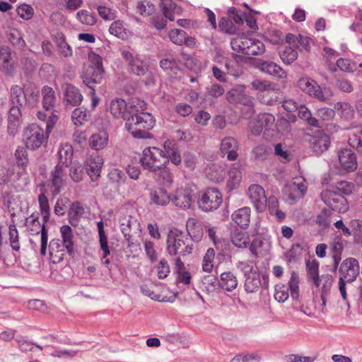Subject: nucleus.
<instances>
[{
    "label": "nucleus",
    "mask_w": 362,
    "mask_h": 362,
    "mask_svg": "<svg viewBox=\"0 0 362 362\" xmlns=\"http://www.w3.org/2000/svg\"><path fill=\"white\" fill-rule=\"evenodd\" d=\"M247 194L255 209L262 212L267 207V199L264 189L259 185L252 184L249 186Z\"/></svg>",
    "instance_id": "ddd939ff"
},
{
    "label": "nucleus",
    "mask_w": 362,
    "mask_h": 362,
    "mask_svg": "<svg viewBox=\"0 0 362 362\" xmlns=\"http://www.w3.org/2000/svg\"><path fill=\"white\" fill-rule=\"evenodd\" d=\"M18 166L26 167L29 163L27 150L23 146H18L14 153Z\"/></svg>",
    "instance_id": "bf43d9fd"
},
{
    "label": "nucleus",
    "mask_w": 362,
    "mask_h": 362,
    "mask_svg": "<svg viewBox=\"0 0 362 362\" xmlns=\"http://www.w3.org/2000/svg\"><path fill=\"white\" fill-rule=\"evenodd\" d=\"M153 173L154 179L160 185L168 186L173 182V175L167 168V165H163V168L158 170L157 173Z\"/></svg>",
    "instance_id": "a18cd8bd"
},
{
    "label": "nucleus",
    "mask_w": 362,
    "mask_h": 362,
    "mask_svg": "<svg viewBox=\"0 0 362 362\" xmlns=\"http://www.w3.org/2000/svg\"><path fill=\"white\" fill-rule=\"evenodd\" d=\"M140 163L144 170L150 173H157L163 165L168 164V158L163 150L156 146H149L143 150Z\"/></svg>",
    "instance_id": "20e7f679"
},
{
    "label": "nucleus",
    "mask_w": 362,
    "mask_h": 362,
    "mask_svg": "<svg viewBox=\"0 0 362 362\" xmlns=\"http://www.w3.org/2000/svg\"><path fill=\"white\" fill-rule=\"evenodd\" d=\"M293 47L292 45L286 46L279 52L280 57L284 64H291L297 59L298 53Z\"/></svg>",
    "instance_id": "5fc2aeb1"
},
{
    "label": "nucleus",
    "mask_w": 362,
    "mask_h": 362,
    "mask_svg": "<svg viewBox=\"0 0 362 362\" xmlns=\"http://www.w3.org/2000/svg\"><path fill=\"white\" fill-rule=\"evenodd\" d=\"M252 40L253 38L243 34L232 39L230 42L231 47L234 51L247 55Z\"/></svg>",
    "instance_id": "72a5a7b5"
},
{
    "label": "nucleus",
    "mask_w": 362,
    "mask_h": 362,
    "mask_svg": "<svg viewBox=\"0 0 362 362\" xmlns=\"http://www.w3.org/2000/svg\"><path fill=\"white\" fill-rule=\"evenodd\" d=\"M163 151L168 158V163L170 160L175 165H179L181 163V155L175 141L170 139L166 140L163 143Z\"/></svg>",
    "instance_id": "c756f323"
},
{
    "label": "nucleus",
    "mask_w": 362,
    "mask_h": 362,
    "mask_svg": "<svg viewBox=\"0 0 362 362\" xmlns=\"http://www.w3.org/2000/svg\"><path fill=\"white\" fill-rule=\"evenodd\" d=\"M267 206H268L270 214L274 216L278 221L281 222L285 219L286 214L279 209V201L276 197H269Z\"/></svg>",
    "instance_id": "49530a36"
},
{
    "label": "nucleus",
    "mask_w": 362,
    "mask_h": 362,
    "mask_svg": "<svg viewBox=\"0 0 362 362\" xmlns=\"http://www.w3.org/2000/svg\"><path fill=\"white\" fill-rule=\"evenodd\" d=\"M49 135L36 124L26 127L23 132V141L28 149L35 151L45 145Z\"/></svg>",
    "instance_id": "0eeeda50"
},
{
    "label": "nucleus",
    "mask_w": 362,
    "mask_h": 362,
    "mask_svg": "<svg viewBox=\"0 0 362 362\" xmlns=\"http://www.w3.org/2000/svg\"><path fill=\"white\" fill-rule=\"evenodd\" d=\"M239 144L238 141L232 136L224 137L221 142L220 150L221 153L226 155L229 160L237 159Z\"/></svg>",
    "instance_id": "aec40b11"
},
{
    "label": "nucleus",
    "mask_w": 362,
    "mask_h": 362,
    "mask_svg": "<svg viewBox=\"0 0 362 362\" xmlns=\"http://www.w3.org/2000/svg\"><path fill=\"white\" fill-rule=\"evenodd\" d=\"M286 42L299 50H308L312 44V40L310 37L301 35L296 36L292 33L286 35Z\"/></svg>",
    "instance_id": "473e14b6"
},
{
    "label": "nucleus",
    "mask_w": 362,
    "mask_h": 362,
    "mask_svg": "<svg viewBox=\"0 0 362 362\" xmlns=\"http://www.w3.org/2000/svg\"><path fill=\"white\" fill-rule=\"evenodd\" d=\"M335 111L346 119H351L354 113L353 107L346 102H338L334 107Z\"/></svg>",
    "instance_id": "3c124183"
},
{
    "label": "nucleus",
    "mask_w": 362,
    "mask_h": 362,
    "mask_svg": "<svg viewBox=\"0 0 362 362\" xmlns=\"http://www.w3.org/2000/svg\"><path fill=\"white\" fill-rule=\"evenodd\" d=\"M123 59L128 63L129 71L138 76H144L143 82L146 86L155 83L154 74L148 70V64L137 55L134 56L129 51L122 52Z\"/></svg>",
    "instance_id": "39448f33"
},
{
    "label": "nucleus",
    "mask_w": 362,
    "mask_h": 362,
    "mask_svg": "<svg viewBox=\"0 0 362 362\" xmlns=\"http://www.w3.org/2000/svg\"><path fill=\"white\" fill-rule=\"evenodd\" d=\"M340 279L346 282L354 281L359 274V264L356 259L349 257L344 259L339 268Z\"/></svg>",
    "instance_id": "4468645a"
},
{
    "label": "nucleus",
    "mask_w": 362,
    "mask_h": 362,
    "mask_svg": "<svg viewBox=\"0 0 362 362\" xmlns=\"http://www.w3.org/2000/svg\"><path fill=\"white\" fill-rule=\"evenodd\" d=\"M255 119L257 122H262L266 127V130L270 129L275 122L274 116L269 113L259 114Z\"/></svg>",
    "instance_id": "338daca9"
},
{
    "label": "nucleus",
    "mask_w": 362,
    "mask_h": 362,
    "mask_svg": "<svg viewBox=\"0 0 362 362\" xmlns=\"http://www.w3.org/2000/svg\"><path fill=\"white\" fill-rule=\"evenodd\" d=\"M10 100L13 106H21L27 100V93L18 85H13L10 88Z\"/></svg>",
    "instance_id": "4c0bfd02"
},
{
    "label": "nucleus",
    "mask_w": 362,
    "mask_h": 362,
    "mask_svg": "<svg viewBox=\"0 0 362 362\" xmlns=\"http://www.w3.org/2000/svg\"><path fill=\"white\" fill-rule=\"evenodd\" d=\"M330 141L329 136L322 132L313 136L310 139V147L317 155L327 151L329 146Z\"/></svg>",
    "instance_id": "b1692460"
},
{
    "label": "nucleus",
    "mask_w": 362,
    "mask_h": 362,
    "mask_svg": "<svg viewBox=\"0 0 362 362\" xmlns=\"http://www.w3.org/2000/svg\"><path fill=\"white\" fill-rule=\"evenodd\" d=\"M236 267L244 273L245 289L247 293H255L260 288L268 287L269 275L265 273L260 275L258 268L252 262H238Z\"/></svg>",
    "instance_id": "f03ea898"
},
{
    "label": "nucleus",
    "mask_w": 362,
    "mask_h": 362,
    "mask_svg": "<svg viewBox=\"0 0 362 362\" xmlns=\"http://www.w3.org/2000/svg\"><path fill=\"white\" fill-rule=\"evenodd\" d=\"M64 93V98L65 102L71 105L77 106L81 104L83 100V96L78 88L71 83H64L62 86Z\"/></svg>",
    "instance_id": "4be33fe9"
},
{
    "label": "nucleus",
    "mask_w": 362,
    "mask_h": 362,
    "mask_svg": "<svg viewBox=\"0 0 362 362\" xmlns=\"http://www.w3.org/2000/svg\"><path fill=\"white\" fill-rule=\"evenodd\" d=\"M215 257V250L213 248H209L205 253L202 261V269L204 272L210 273L214 268V260Z\"/></svg>",
    "instance_id": "4d7b16f0"
},
{
    "label": "nucleus",
    "mask_w": 362,
    "mask_h": 362,
    "mask_svg": "<svg viewBox=\"0 0 362 362\" xmlns=\"http://www.w3.org/2000/svg\"><path fill=\"white\" fill-rule=\"evenodd\" d=\"M298 86L305 94L321 102L328 101L334 95L330 88L321 87L315 80L309 77L300 78L298 81Z\"/></svg>",
    "instance_id": "423d86ee"
},
{
    "label": "nucleus",
    "mask_w": 362,
    "mask_h": 362,
    "mask_svg": "<svg viewBox=\"0 0 362 362\" xmlns=\"http://www.w3.org/2000/svg\"><path fill=\"white\" fill-rule=\"evenodd\" d=\"M90 118V114L87 110L76 108L72 112L71 119L76 126L84 125Z\"/></svg>",
    "instance_id": "09e8293b"
},
{
    "label": "nucleus",
    "mask_w": 362,
    "mask_h": 362,
    "mask_svg": "<svg viewBox=\"0 0 362 362\" xmlns=\"http://www.w3.org/2000/svg\"><path fill=\"white\" fill-rule=\"evenodd\" d=\"M16 69V64L11 57L8 47L0 48V70L7 75H12Z\"/></svg>",
    "instance_id": "5701e85b"
},
{
    "label": "nucleus",
    "mask_w": 362,
    "mask_h": 362,
    "mask_svg": "<svg viewBox=\"0 0 362 362\" xmlns=\"http://www.w3.org/2000/svg\"><path fill=\"white\" fill-rule=\"evenodd\" d=\"M251 209L244 206L235 211L232 215V220L242 228H247L250 222Z\"/></svg>",
    "instance_id": "7c9ffc66"
},
{
    "label": "nucleus",
    "mask_w": 362,
    "mask_h": 362,
    "mask_svg": "<svg viewBox=\"0 0 362 362\" xmlns=\"http://www.w3.org/2000/svg\"><path fill=\"white\" fill-rule=\"evenodd\" d=\"M104 74L102 57L93 52L88 54V62L84 64L81 78L83 83L91 88L93 84H99L102 82Z\"/></svg>",
    "instance_id": "7ed1b4c3"
},
{
    "label": "nucleus",
    "mask_w": 362,
    "mask_h": 362,
    "mask_svg": "<svg viewBox=\"0 0 362 362\" xmlns=\"http://www.w3.org/2000/svg\"><path fill=\"white\" fill-rule=\"evenodd\" d=\"M90 147L95 151L104 149L108 144L109 135L105 130H99L93 134L88 140Z\"/></svg>",
    "instance_id": "c85d7f7f"
},
{
    "label": "nucleus",
    "mask_w": 362,
    "mask_h": 362,
    "mask_svg": "<svg viewBox=\"0 0 362 362\" xmlns=\"http://www.w3.org/2000/svg\"><path fill=\"white\" fill-rule=\"evenodd\" d=\"M222 202V194L218 189L208 188L202 193L199 204L203 211H211L218 209Z\"/></svg>",
    "instance_id": "9d476101"
},
{
    "label": "nucleus",
    "mask_w": 362,
    "mask_h": 362,
    "mask_svg": "<svg viewBox=\"0 0 362 362\" xmlns=\"http://www.w3.org/2000/svg\"><path fill=\"white\" fill-rule=\"evenodd\" d=\"M298 110V116L300 119L306 120L312 126L316 127L318 125L317 119L312 117L310 111L305 105L300 106Z\"/></svg>",
    "instance_id": "e2e57ef3"
},
{
    "label": "nucleus",
    "mask_w": 362,
    "mask_h": 362,
    "mask_svg": "<svg viewBox=\"0 0 362 362\" xmlns=\"http://www.w3.org/2000/svg\"><path fill=\"white\" fill-rule=\"evenodd\" d=\"M149 199L157 206H166L170 202L171 194L163 187H157L150 190Z\"/></svg>",
    "instance_id": "412c9836"
},
{
    "label": "nucleus",
    "mask_w": 362,
    "mask_h": 362,
    "mask_svg": "<svg viewBox=\"0 0 362 362\" xmlns=\"http://www.w3.org/2000/svg\"><path fill=\"white\" fill-rule=\"evenodd\" d=\"M98 229L99 235V243L100 250L103 252L101 260L105 259L110 254V251L107 243V237L105 235L103 222L98 223Z\"/></svg>",
    "instance_id": "de8ad7c7"
},
{
    "label": "nucleus",
    "mask_w": 362,
    "mask_h": 362,
    "mask_svg": "<svg viewBox=\"0 0 362 362\" xmlns=\"http://www.w3.org/2000/svg\"><path fill=\"white\" fill-rule=\"evenodd\" d=\"M206 177L213 182H219L226 176V165L223 163H211L205 170Z\"/></svg>",
    "instance_id": "cd10ccee"
},
{
    "label": "nucleus",
    "mask_w": 362,
    "mask_h": 362,
    "mask_svg": "<svg viewBox=\"0 0 362 362\" xmlns=\"http://www.w3.org/2000/svg\"><path fill=\"white\" fill-rule=\"evenodd\" d=\"M162 11L164 16L173 21L175 16H180L182 13V8L177 6L171 0H165L162 3Z\"/></svg>",
    "instance_id": "a19ab883"
},
{
    "label": "nucleus",
    "mask_w": 362,
    "mask_h": 362,
    "mask_svg": "<svg viewBox=\"0 0 362 362\" xmlns=\"http://www.w3.org/2000/svg\"><path fill=\"white\" fill-rule=\"evenodd\" d=\"M186 33H187L182 30L175 28L169 32L168 36L173 43L181 45L185 41Z\"/></svg>",
    "instance_id": "052dcab7"
},
{
    "label": "nucleus",
    "mask_w": 362,
    "mask_h": 362,
    "mask_svg": "<svg viewBox=\"0 0 362 362\" xmlns=\"http://www.w3.org/2000/svg\"><path fill=\"white\" fill-rule=\"evenodd\" d=\"M60 234L63 247L67 252L72 255L75 252V241L72 228L68 225H64L60 228Z\"/></svg>",
    "instance_id": "a878e982"
},
{
    "label": "nucleus",
    "mask_w": 362,
    "mask_h": 362,
    "mask_svg": "<svg viewBox=\"0 0 362 362\" xmlns=\"http://www.w3.org/2000/svg\"><path fill=\"white\" fill-rule=\"evenodd\" d=\"M55 42L59 52L64 57H69L72 55V49L66 42L65 37L63 34H58L57 36H56Z\"/></svg>",
    "instance_id": "603ef678"
},
{
    "label": "nucleus",
    "mask_w": 362,
    "mask_h": 362,
    "mask_svg": "<svg viewBox=\"0 0 362 362\" xmlns=\"http://www.w3.org/2000/svg\"><path fill=\"white\" fill-rule=\"evenodd\" d=\"M319 262L316 259L306 262V270L308 279L314 284L320 277L319 276Z\"/></svg>",
    "instance_id": "864d4df0"
},
{
    "label": "nucleus",
    "mask_w": 362,
    "mask_h": 362,
    "mask_svg": "<svg viewBox=\"0 0 362 362\" xmlns=\"http://www.w3.org/2000/svg\"><path fill=\"white\" fill-rule=\"evenodd\" d=\"M185 235L177 229L170 230L167 238V250L170 255H185L192 252V247L186 244Z\"/></svg>",
    "instance_id": "6e6552de"
},
{
    "label": "nucleus",
    "mask_w": 362,
    "mask_h": 362,
    "mask_svg": "<svg viewBox=\"0 0 362 362\" xmlns=\"http://www.w3.org/2000/svg\"><path fill=\"white\" fill-rule=\"evenodd\" d=\"M258 67L262 71L275 76L279 78H286L287 76L286 71L274 62H259Z\"/></svg>",
    "instance_id": "e433bc0d"
},
{
    "label": "nucleus",
    "mask_w": 362,
    "mask_h": 362,
    "mask_svg": "<svg viewBox=\"0 0 362 362\" xmlns=\"http://www.w3.org/2000/svg\"><path fill=\"white\" fill-rule=\"evenodd\" d=\"M84 210L78 202H76L71 204L69 211V221L72 225H75L74 222L78 221V218L83 214Z\"/></svg>",
    "instance_id": "13d9d810"
},
{
    "label": "nucleus",
    "mask_w": 362,
    "mask_h": 362,
    "mask_svg": "<svg viewBox=\"0 0 362 362\" xmlns=\"http://www.w3.org/2000/svg\"><path fill=\"white\" fill-rule=\"evenodd\" d=\"M332 282H333L332 276L329 274H325V275H322L317 279V281H315L314 283V285L317 288H321V300H322V310L325 307L327 297L329 291L331 288Z\"/></svg>",
    "instance_id": "2f4dec72"
},
{
    "label": "nucleus",
    "mask_w": 362,
    "mask_h": 362,
    "mask_svg": "<svg viewBox=\"0 0 362 362\" xmlns=\"http://www.w3.org/2000/svg\"><path fill=\"white\" fill-rule=\"evenodd\" d=\"M157 276L160 279L166 278L170 272V266L165 259H162L156 267Z\"/></svg>",
    "instance_id": "774afa93"
},
{
    "label": "nucleus",
    "mask_w": 362,
    "mask_h": 362,
    "mask_svg": "<svg viewBox=\"0 0 362 362\" xmlns=\"http://www.w3.org/2000/svg\"><path fill=\"white\" fill-rule=\"evenodd\" d=\"M42 105L45 110H52L57 103L55 91L52 87L45 86L41 90Z\"/></svg>",
    "instance_id": "f704fd0d"
},
{
    "label": "nucleus",
    "mask_w": 362,
    "mask_h": 362,
    "mask_svg": "<svg viewBox=\"0 0 362 362\" xmlns=\"http://www.w3.org/2000/svg\"><path fill=\"white\" fill-rule=\"evenodd\" d=\"M298 284H299L298 275L296 272H293L291 273V276L290 281L288 282V285H289V289L291 291V297L293 299H296L299 296Z\"/></svg>",
    "instance_id": "0e129e2a"
},
{
    "label": "nucleus",
    "mask_w": 362,
    "mask_h": 362,
    "mask_svg": "<svg viewBox=\"0 0 362 362\" xmlns=\"http://www.w3.org/2000/svg\"><path fill=\"white\" fill-rule=\"evenodd\" d=\"M7 132L11 136H15L22 124V114L21 109L17 106H12L8 112L7 119Z\"/></svg>",
    "instance_id": "6ab92c4d"
},
{
    "label": "nucleus",
    "mask_w": 362,
    "mask_h": 362,
    "mask_svg": "<svg viewBox=\"0 0 362 362\" xmlns=\"http://www.w3.org/2000/svg\"><path fill=\"white\" fill-rule=\"evenodd\" d=\"M76 18L83 25H93L96 23V16L93 13L82 9L77 12Z\"/></svg>",
    "instance_id": "6e6d98bb"
},
{
    "label": "nucleus",
    "mask_w": 362,
    "mask_h": 362,
    "mask_svg": "<svg viewBox=\"0 0 362 362\" xmlns=\"http://www.w3.org/2000/svg\"><path fill=\"white\" fill-rule=\"evenodd\" d=\"M193 202L192 191L187 187H177L171 193L170 202L177 209H190Z\"/></svg>",
    "instance_id": "f8f14e48"
},
{
    "label": "nucleus",
    "mask_w": 362,
    "mask_h": 362,
    "mask_svg": "<svg viewBox=\"0 0 362 362\" xmlns=\"http://www.w3.org/2000/svg\"><path fill=\"white\" fill-rule=\"evenodd\" d=\"M45 223L41 224L38 217L32 214L26 219V227L32 235L41 234V248L40 252L42 255L46 254L47 244L48 240V232L45 226Z\"/></svg>",
    "instance_id": "9b49d317"
},
{
    "label": "nucleus",
    "mask_w": 362,
    "mask_h": 362,
    "mask_svg": "<svg viewBox=\"0 0 362 362\" xmlns=\"http://www.w3.org/2000/svg\"><path fill=\"white\" fill-rule=\"evenodd\" d=\"M186 228L188 234L195 242H199L203 237L204 230L202 225L194 218H189L187 221Z\"/></svg>",
    "instance_id": "c9c22d12"
},
{
    "label": "nucleus",
    "mask_w": 362,
    "mask_h": 362,
    "mask_svg": "<svg viewBox=\"0 0 362 362\" xmlns=\"http://www.w3.org/2000/svg\"><path fill=\"white\" fill-rule=\"evenodd\" d=\"M37 199L40 211L42 216L43 221L44 223H47L49 220L50 216V207L48 198L46 197L44 192H42L38 195Z\"/></svg>",
    "instance_id": "8fccbe9b"
},
{
    "label": "nucleus",
    "mask_w": 362,
    "mask_h": 362,
    "mask_svg": "<svg viewBox=\"0 0 362 362\" xmlns=\"http://www.w3.org/2000/svg\"><path fill=\"white\" fill-rule=\"evenodd\" d=\"M307 189V183L303 177H295L293 182L286 188L285 194L288 199L296 202L305 196Z\"/></svg>",
    "instance_id": "2eb2a0df"
},
{
    "label": "nucleus",
    "mask_w": 362,
    "mask_h": 362,
    "mask_svg": "<svg viewBox=\"0 0 362 362\" xmlns=\"http://www.w3.org/2000/svg\"><path fill=\"white\" fill-rule=\"evenodd\" d=\"M65 175L66 172L63 166L61 165H57L51 175V182L52 187V193L54 196L58 194L60 192L62 187L64 185V177Z\"/></svg>",
    "instance_id": "bb28decb"
},
{
    "label": "nucleus",
    "mask_w": 362,
    "mask_h": 362,
    "mask_svg": "<svg viewBox=\"0 0 362 362\" xmlns=\"http://www.w3.org/2000/svg\"><path fill=\"white\" fill-rule=\"evenodd\" d=\"M339 162L342 170L354 172L356 170L358 162L356 155L351 149L344 148L338 153Z\"/></svg>",
    "instance_id": "a211bd4d"
},
{
    "label": "nucleus",
    "mask_w": 362,
    "mask_h": 362,
    "mask_svg": "<svg viewBox=\"0 0 362 362\" xmlns=\"http://www.w3.org/2000/svg\"><path fill=\"white\" fill-rule=\"evenodd\" d=\"M73 147L69 144H61L59 150H58V156H59V164L61 165H64L65 167H68L72 162L73 159Z\"/></svg>",
    "instance_id": "ea45409f"
},
{
    "label": "nucleus",
    "mask_w": 362,
    "mask_h": 362,
    "mask_svg": "<svg viewBox=\"0 0 362 362\" xmlns=\"http://www.w3.org/2000/svg\"><path fill=\"white\" fill-rule=\"evenodd\" d=\"M288 288L284 284H277L275 286L274 297L279 303H284L288 298Z\"/></svg>",
    "instance_id": "680f3d73"
},
{
    "label": "nucleus",
    "mask_w": 362,
    "mask_h": 362,
    "mask_svg": "<svg viewBox=\"0 0 362 362\" xmlns=\"http://www.w3.org/2000/svg\"><path fill=\"white\" fill-rule=\"evenodd\" d=\"M121 231L125 237L130 236L133 228L139 226V223L136 218L129 215H123L120 219Z\"/></svg>",
    "instance_id": "c03bdc74"
},
{
    "label": "nucleus",
    "mask_w": 362,
    "mask_h": 362,
    "mask_svg": "<svg viewBox=\"0 0 362 362\" xmlns=\"http://www.w3.org/2000/svg\"><path fill=\"white\" fill-rule=\"evenodd\" d=\"M245 86H237L227 92L226 96L228 103L231 104L241 103L252 107L254 99L245 93Z\"/></svg>",
    "instance_id": "f3484780"
},
{
    "label": "nucleus",
    "mask_w": 362,
    "mask_h": 362,
    "mask_svg": "<svg viewBox=\"0 0 362 362\" xmlns=\"http://www.w3.org/2000/svg\"><path fill=\"white\" fill-rule=\"evenodd\" d=\"M146 110V103L139 99H132L127 105L124 100L115 98L110 104L111 115L115 118L125 120L126 129L134 138L138 139L151 138L148 132L156 123L153 117L144 112Z\"/></svg>",
    "instance_id": "f257e3e1"
},
{
    "label": "nucleus",
    "mask_w": 362,
    "mask_h": 362,
    "mask_svg": "<svg viewBox=\"0 0 362 362\" xmlns=\"http://www.w3.org/2000/svg\"><path fill=\"white\" fill-rule=\"evenodd\" d=\"M233 244L238 247H246L250 243V238L247 232L239 229L234 230L230 235Z\"/></svg>",
    "instance_id": "79ce46f5"
},
{
    "label": "nucleus",
    "mask_w": 362,
    "mask_h": 362,
    "mask_svg": "<svg viewBox=\"0 0 362 362\" xmlns=\"http://www.w3.org/2000/svg\"><path fill=\"white\" fill-rule=\"evenodd\" d=\"M242 182V172L240 165L235 163L231 165L228 172L226 189L233 191L238 189Z\"/></svg>",
    "instance_id": "393cba45"
},
{
    "label": "nucleus",
    "mask_w": 362,
    "mask_h": 362,
    "mask_svg": "<svg viewBox=\"0 0 362 362\" xmlns=\"http://www.w3.org/2000/svg\"><path fill=\"white\" fill-rule=\"evenodd\" d=\"M320 198L333 211L345 213L349 210V206L347 199L335 191L325 189L320 193Z\"/></svg>",
    "instance_id": "1a4fd4ad"
},
{
    "label": "nucleus",
    "mask_w": 362,
    "mask_h": 362,
    "mask_svg": "<svg viewBox=\"0 0 362 362\" xmlns=\"http://www.w3.org/2000/svg\"><path fill=\"white\" fill-rule=\"evenodd\" d=\"M110 34L122 40H127L131 36V32L127 29L122 21H114L109 28Z\"/></svg>",
    "instance_id": "37998d69"
},
{
    "label": "nucleus",
    "mask_w": 362,
    "mask_h": 362,
    "mask_svg": "<svg viewBox=\"0 0 362 362\" xmlns=\"http://www.w3.org/2000/svg\"><path fill=\"white\" fill-rule=\"evenodd\" d=\"M220 286L226 291L235 290L238 284L236 276L231 272H224L220 275Z\"/></svg>",
    "instance_id": "58836bf2"
},
{
    "label": "nucleus",
    "mask_w": 362,
    "mask_h": 362,
    "mask_svg": "<svg viewBox=\"0 0 362 362\" xmlns=\"http://www.w3.org/2000/svg\"><path fill=\"white\" fill-rule=\"evenodd\" d=\"M103 163V156L98 153H92L87 157L85 168L92 181L97 180L100 176Z\"/></svg>",
    "instance_id": "dca6fc26"
},
{
    "label": "nucleus",
    "mask_w": 362,
    "mask_h": 362,
    "mask_svg": "<svg viewBox=\"0 0 362 362\" xmlns=\"http://www.w3.org/2000/svg\"><path fill=\"white\" fill-rule=\"evenodd\" d=\"M265 51V47L262 42L259 40L253 39L250 49L247 50L248 56L262 54Z\"/></svg>",
    "instance_id": "69168bd1"
}]
</instances>
